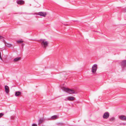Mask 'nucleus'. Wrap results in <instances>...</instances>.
I'll return each mask as SVG.
<instances>
[{
  "mask_svg": "<svg viewBox=\"0 0 126 126\" xmlns=\"http://www.w3.org/2000/svg\"><path fill=\"white\" fill-rule=\"evenodd\" d=\"M61 89L63 91L70 94H77V92H75L73 89H69L64 87H62Z\"/></svg>",
  "mask_w": 126,
  "mask_h": 126,
  "instance_id": "obj_1",
  "label": "nucleus"
},
{
  "mask_svg": "<svg viewBox=\"0 0 126 126\" xmlns=\"http://www.w3.org/2000/svg\"><path fill=\"white\" fill-rule=\"evenodd\" d=\"M42 46L44 48H46L48 44V42L45 39H42L40 40Z\"/></svg>",
  "mask_w": 126,
  "mask_h": 126,
  "instance_id": "obj_2",
  "label": "nucleus"
},
{
  "mask_svg": "<svg viewBox=\"0 0 126 126\" xmlns=\"http://www.w3.org/2000/svg\"><path fill=\"white\" fill-rule=\"evenodd\" d=\"M97 68V65L95 64L93 65L91 69V71L93 74H95L96 73Z\"/></svg>",
  "mask_w": 126,
  "mask_h": 126,
  "instance_id": "obj_3",
  "label": "nucleus"
},
{
  "mask_svg": "<svg viewBox=\"0 0 126 126\" xmlns=\"http://www.w3.org/2000/svg\"><path fill=\"white\" fill-rule=\"evenodd\" d=\"M75 98L74 97L72 96H69L65 99L64 100L66 101L68 100L73 101L75 100Z\"/></svg>",
  "mask_w": 126,
  "mask_h": 126,
  "instance_id": "obj_4",
  "label": "nucleus"
},
{
  "mask_svg": "<svg viewBox=\"0 0 126 126\" xmlns=\"http://www.w3.org/2000/svg\"><path fill=\"white\" fill-rule=\"evenodd\" d=\"M109 114L108 112H106L103 115V118L105 119H107L109 117Z\"/></svg>",
  "mask_w": 126,
  "mask_h": 126,
  "instance_id": "obj_5",
  "label": "nucleus"
},
{
  "mask_svg": "<svg viewBox=\"0 0 126 126\" xmlns=\"http://www.w3.org/2000/svg\"><path fill=\"white\" fill-rule=\"evenodd\" d=\"M38 15L44 17H45L47 15L46 13L44 12H40L38 13Z\"/></svg>",
  "mask_w": 126,
  "mask_h": 126,
  "instance_id": "obj_6",
  "label": "nucleus"
},
{
  "mask_svg": "<svg viewBox=\"0 0 126 126\" xmlns=\"http://www.w3.org/2000/svg\"><path fill=\"white\" fill-rule=\"evenodd\" d=\"M5 92L7 94L9 93L10 92L9 88V87L7 85L5 86Z\"/></svg>",
  "mask_w": 126,
  "mask_h": 126,
  "instance_id": "obj_7",
  "label": "nucleus"
},
{
  "mask_svg": "<svg viewBox=\"0 0 126 126\" xmlns=\"http://www.w3.org/2000/svg\"><path fill=\"white\" fill-rule=\"evenodd\" d=\"M21 59V58L20 57H18L15 58L13 60V61L14 62H16L20 60Z\"/></svg>",
  "mask_w": 126,
  "mask_h": 126,
  "instance_id": "obj_8",
  "label": "nucleus"
},
{
  "mask_svg": "<svg viewBox=\"0 0 126 126\" xmlns=\"http://www.w3.org/2000/svg\"><path fill=\"white\" fill-rule=\"evenodd\" d=\"M119 118L121 120L124 121L126 120V117L124 115H121L119 116Z\"/></svg>",
  "mask_w": 126,
  "mask_h": 126,
  "instance_id": "obj_9",
  "label": "nucleus"
},
{
  "mask_svg": "<svg viewBox=\"0 0 126 126\" xmlns=\"http://www.w3.org/2000/svg\"><path fill=\"white\" fill-rule=\"evenodd\" d=\"M4 43L5 46L7 47H12V45L11 44L7 43H6L4 41Z\"/></svg>",
  "mask_w": 126,
  "mask_h": 126,
  "instance_id": "obj_10",
  "label": "nucleus"
},
{
  "mask_svg": "<svg viewBox=\"0 0 126 126\" xmlns=\"http://www.w3.org/2000/svg\"><path fill=\"white\" fill-rule=\"evenodd\" d=\"M21 94V93L19 91H16V92L15 95L16 96H19Z\"/></svg>",
  "mask_w": 126,
  "mask_h": 126,
  "instance_id": "obj_11",
  "label": "nucleus"
},
{
  "mask_svg": "<svg viewBox=\"0 0 126 126\" xmlns=\"http://www.w3.org/2000/svg\"><path fill=\"white\" fill-rule=\"evenodd\" d=\"M17 4H22L24 3V1L22 0H18L16 1Z\"/></svg>",
  "mask_w": 126,
  "mask_h": 126,
  "instance_id": "obj_12",
  "label": "nucleus"
},
{
  "mask_svg": "<svg viewBox=\"0 0 126 126\" xmlns=\"http://www.w3.org/2000/svg\"><path fill=\"white\" fill-rule=\"evenodd\" d=\"M121 64L122 66H126V60L123 61L122 62Z\"/></svg>",
  "mask_w": 126,
  "mask_h": 126,
  "instance_id": "obj_13",
  "label": "nucleus"
},
{
  "mask_svg": "<svg viewBox=\"0 0 126 126\" xmlns=\"http://www.w3.org/2000/svg\"><path fill=\"white\" fill-rule=\"evenodd\" d=\"M44 119L43 118L40 119L38 121V124L40 125L41 123L43 122L44 121Z\"/></svg>",
  "mask_w": 126,
  "mask_h": 126,
  "instance_id": "obj_14",
  "label": "nucleus"
},
{
  "mask_svg": "<svg viewBox=\"0 0 126 126\" xmlns=\"http://www.w3.org/2000/svg\"><path fill=\"white\" fill-rule=\"evenodd\" d=\"M23 42V41L22 39H20V40H17L16 42L17 43L19 44V43H21L22 42Z\"/></svg>",
  "mask_w": 126,
  "mask_h": 126,
  "instance_id": "obj_15",
  "label": "nucleus"
},
{
  "mask_svg": "<svg viewBox=\"0 0 126 126\" xmlns=\"http://www.w3.org/2000/svg\"><path fill=\"white\" fill-rule=\"evenodd\" d=\"M57 115H54L52 116L51 118L53 119H55L57 118Z\"/></svg>",
  "mask_w": 126,
  "mask_h": 126,
  "instance_id": "obj_16",
  "label": "nucleus"
},
{
  "mask_svg": "<svg viewBox=\"0 0 126 126\" xmlns=\"http://www.w3.org/2000/svg\"><path fill=\"white\" fill-rule=\"evenodd\" d=\"M115 119V118L114 117H112L110 118V121H113Z\"/></svg>",
  "mask_w": 126,
  "mask_h": 126,
  "instance_id": "obj_17",
  "label": "nucleus"
},
{
  "mask_svg": "<svg viewBox=\"0 0 126 126\" xmlns=\"http://www.w3.org/2000/svg\"><path fill=\"white\" fill-rule=\"evenodd\" d=\"M4 113H0V118L1 117L4 115Z\"/></svg>",
  "mask_w": 126,
  "mask_h": 126,
  "instance_id": "obj_18",
  "label": "nucleus"
},
{
  "mask_svg": "<svg viewBox=\"0 0 126 126\" xmlns=\"http://www.w3.org/2000/svg\"><path fill=\"white\" fill-rule=\"evenodd\" d=\"M32 126H37V125L35 124H33L32 125Z\"/></svg>",
  "mask_w": 126,
  "mask_h": 126,
  "instance_id": "obj_19",
  "label": "nucleus"
},
{
  "mask_svg": "<svg viewBox=\"0 0 126 126\" xmlns=\"http://www.w3.org/2000/svg\"><path fill=\"white\" fill-rule=\"evenodd\" d=\"M3 39V37L2 36H0V40L1 39Z\"/></svg>",
  "mask_w": 126,
  "mask_h": 126,
  "instance_id": "obj_20",
  "label": "nucleus"
},
{
  "mask_svg": "<svg viewBox=\"0 0 126 126\" xmlns=\"http://www.w3.org/2000/svg\"><path fill=\"white\" fill-rule=\"evenodd\" d=\"M122 124H123L124 125H125L126 124H125V123H123Z\"/></svg>",
  "mask_w": 126,
  "mask_h": 126,
  "instance_id": "obj_21",
  "label": "nucleus"
}]
</instances>
